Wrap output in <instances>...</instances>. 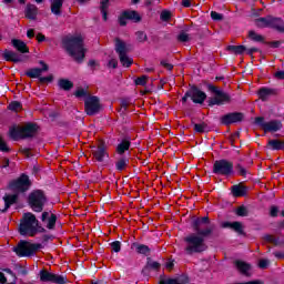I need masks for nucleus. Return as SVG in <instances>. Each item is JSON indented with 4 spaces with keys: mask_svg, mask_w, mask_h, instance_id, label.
I'll list each match as a JSON object with an SVG mask.
<instances>
[{
    "mask_svg": "<svg viewBox=\"0 0 284 284\" xmlns=\"http://www.w3.org/2000/svg\"><path fill=\"white\" fill-rule=\"evenodd\" d=\"M62 45L68 54H70L74 61H78V63H81V61L85 59V47L81 34L67 36L62 40Z\"/></svg>",
    "mask_w": 284,
    "mask_h": 284,
    "instance_id": "f257e3e1",
    "label": "nucleus"
},
{
    "mask_svg": "<svg viewBox=\"0 0 284 284\" xmlns=\"http://www.w3.org/2000/svg\"><path fill=\"white\" fill-rule=\"evenodd\" d=\"M19 232L22 236H36V234H43L45 227L39 224L37 215L33 213H24L20 223Z\"/></svg>",
    "mask_w": 284,
    "mask_h": 284,
    "instance_id": "f03ea898",
    "label": "nucleus"
},
{
    "mask_svg": "<svg viewBox=\"0 0 284 284\" xmlns=\"http://www.w3.org/2000/svg\"><path fill=\"white\" fill-rule=\"evenodd\" d=\"M205 234L195 232L187 235L184 241L186 243L185 252L186 254H200L201 252H205L207 250V245H205Z\"/></svg>",
    "mask_w": 284,
    "mask_h": 284,
    "instance_id": "7ed1b4c3",
    "label": "nucleus"
},
{
    "mask_svg": "<svg viewBox=\"0 0 284 284\" xmlns=\"http://www.w3.org/2000/svg\"><path fill=\"white\" fill-rule=\"evenodd\" d=\"M39 126L34 123H28L23 126L13 125L9 129V136L13 141H19V139H30L37 134Z\"/></svg>",
    "mask_w": 284,
    "mask_h": 284,
    "instance_id": "20e7f679",
    "label": "nucleus"
},
{
    "mask_svg": "<svg viewBox=\"0 0 284 284\" xmlns=\"http://www.w3.org/2000/svg\"><path fill=\"white\" fill-rule=\"evenodd\" d=\"M209 90L213 94V97L209 99V105H225V103H230V101H232L230 94L219 89V87L209 85Z\"/></svg>",
    "mask_w": 284,
    "mask_h": 284,
    "instance_id": "39448f33",
    "label": "nucleus"
},
{
    "mask_svg": "<svg viewBox=\"0 0 284 284\" xmlns=\"http://www.w3.org/2000/svg\"><path fill=\"white\" fill-rule=\"evenodd\" d=\"M47 201L48 199L45 197V194L39 190L33 191L29 195V205L33 212H43V206Z\"/></svg>",
    "mask_w": 284,
    "mask_h": 284,
    "instance_id": "423d86ee",
    "label": "nucleus"
},
{
    "mask_svg": "<svg viewBox=\"0 0 284 284\" xmlns=\"http://www.w3.org/2000/svg\"><path fill=\"white\" fill-rule=\"evenodd\" d=\"M213 174H217V176H232L234 174V164L227 160H217L213 164Z\"/></svg>",
    "mask_w": 284,
    "mask_h": 284,
    "instance_id": "0eeeda50",
    "label": "nucleus"
},
{
    "mask_svg": "<svg viewBox=\"0 0 284 284\" xmlns=\"http://www.w3.org/2000/svg\"><path fill=\"white\" fill-rule=\"evenodd\" d=\"M115 52L119 54V59L123 68H130L132 65L133 61L132 58L128 55L129 49L128 44L125 42L116 39L115 40Z\"/></svg>",
    "mask_w": 284,
    "mask_h": 284,
    "instance_id": "6e6552de",
    "label": "nucleus"
},
{
    "mask_svg": "<svg viewBox=\"0 0 284 284\" xmlns=\"http://www.w3.org/2000/svg\"><path fill=\"white\" fill-rule=\"evenodd\" d=\"M39 250H41V244L22 241L14 248V252L18 256H32V254H34V252H39Z\"/></svg>",
    "mask_w": 284,
    "mask_h": 284,
    "instance_id": "1a4fd4ad",
    "label": "nucleus"
},
{
    "mask_svg": "<svg viewBox=\"0 0 284 284\" xmlns=\"http://www.w3.org/2000/svg\"><path fill=\"white\" fill-rule=\"evenodd\" d=\"M256 125H258L264 132H278L281 128H283V123L278 120H272L270 122H265L264 118H256L255 119Z\"/></svg>",
    "mask_w": 284,
    "mask_h": 284,
    "instance_id": "9d476101",
    "label": "nucleus"
},
{
    "mask_svg": "<svg viewBox=\"0 0 284 284\" xmlns=\"http://www.w3.org/2000/svg\"><path fill=\"white\" fill-rule=\"evenodd\" d=\"M187 99H191L193 103H203L207 99V95L205 92L199 90V88L192 87L182 98V102L186 103Z\"/></svg>",
    "mask_w": 284,
    "mask_h": 284,
    "instance_id": "9b49d317",
    "label": "nucleus"
},
{
    "mask_svg": "<svg viewBox=\"0 0 284 284\" xmlns=\"http://www.w3.org/2000/svg\"><path fill=\"white\" fill-rule=\"evenodd\" d=\"M101 110V102L94 95L88 97L84 100V111L89 116H94Z\"/></svg>",
    "mask_w": 284,
    "mask_h": 284,
    "instance_id": "f8f14e48",
    "label": "nucleus"
},
{
    "mask_svg": "<svg viewBox=\"0 0 284 284\" xmlns=\"http://www.w3.org/2000/svg\"><path fill=\"white\" fill-rule=\"evenodd\" d=\"M10 190L13 192H27V190H30V179L28 175H21L18 180L11 182Z\"/></svg>",
    "mask_w": 284,
    "mask_h": 284,
    "instance_id": "ddd939ff",
    "label": "nucleus"
},
{
    "mask_svg": "<svg viewBox=\"0 0 284 284\" xmlns=\"http://www.w3.org/2000/svg\"><path fill=\"white\" fill-rule=\"evenodd\" d=\"M40 281L43 283L65 284V276L43 270L40 272Z\"/></svg>",
    "mask_w": 284,
    "mask_h": 284,
    "instance_id": "4468645a",
    "label": "nucleus"
},
{
    "mask_svg": "<svg viewBox=\"0 0 284 284\" xmlns=\"http://www.w3.org/2000/svg\"><path fill=\"white\" fill-rule=\"evenodd\" d=\"M209 219L206 216L194 220L193 229L197 234L210 235L212 234V229L207 227Z\"/></svg>",
    "mask_w": 284,
    "mask_h": 284,
    "instance_id": "2eb2a0df",
    "label": "nucleus"
},
{
    "mask_svg": "<svg viewBox=\"0 0 284 284\" xmlns=\"http://www.w3.org/2000/svg\"><path fill=\"white\" fill-rule=\"evenodd\" d=\"M41 221L47 230H55L58 217L51 211H44L41 214Z\"/></svg>",
    "mask_w": 284,
    "mask_h": 284,
    "instance_id": "dca6fc26",
    "label": "nucleus"
},
{
    "mask_svg": "<svg viewBox=\"0 0 284 284\" xmlns=\"http://www.w3.org/2000/svg\"><path fill=\"white\" fill-rule=\"evenodd\" d=\"M243 121V113L234 112L222 116V123L224 125H232V123H241Z\"/></svg>",
    "mask_w": 284,
    "mask_h": 284,
    "instance_id": "f3484780",
    "label": "nucleus"
},
{
    "mask_svg": "<svg viewBox=\"0 0 284 284\" xmlns=\"http://www.w3.org/2000/svg\"><path fill=\"white\" fill-rule=\"evenodd\" d=\"M92 154L93 159H95V161H98L99 163H103V161L108 159V151H105V146L103 145L93 146Z\"/></svg>",
    "mask_w": 284,
    "mask_h": 284,
    "instance_id": "a211bd4d",
    "label": "nucleus"
},
{
    "mask_svg": "<svg viewBox=\"0 0 284 284\" xmlns=\"http://www.w3.org/2000/svg\"><path fill=\"white\" fill-rule=\"evenodd\" d=\"M39 63L42 68L30 69L29 71H27V77H30V79H39L42 72H48V65L43 61H40Z\"/></svg>",
    "mask_w": 284,
    "mask_h": 284,
    "instance_id": "6ab92c4d",
    "label": "nucleus"
},
{
    "mask_svg": "<svg viewBox=\"0 0 284 284\" xmlns=\"http://www.w3.org/2000/svg\"><path fill=\"white\" fill-rule=\"evenodd\" d=\"M51 1V12L53 14H61V8H63V0H50ZM79 3H87L90 0H78Z\"/></svg>",
    "mask_w": 284,
    "mask_h": 284,
    "instance_id": "aec40b11",
    "label": "nucleus"
},
{
    "mask_svg": "<svg viewBox=\"0 0 284 284\" xmlns=\"http://www.w3.org/2000/svg\"><path fill=\"white\" fill-rule=\"evenodd\" d=\"M11 43L13 48H16V50H18V52H21L22 54H28V52H30V49H28V44H26V42H23L22 40L13 39L11 40Z\"/></svg>",
    "mask_w": 284,
    "mask_h": 284,
    "instance_id": "412c9836",
    "label": "nucleus"
},
{
    "mask_svg": "<svg viewBox=\"0 0 284 284\" xmlns=\"http://www.w3.org/2000/svg\"><path fill=\"white\" fill-rule=\"evenodd\" d=\"M257 94L261 101H267L271 97H274L276 93L274 89L262 88L258 90Z\"/></svg>",
    "mask_w": 284,
    "mask_h": 284,
    "instance_id": "4be33fe9",
    "label": "nucleus"
},
{
    "mask_svg": "<svg viewBox=\"0 0 284 284\" xmlns=\"http://www.w3.org/2000/svg\"><path fill=\"white\" fill-rule=\"evenodd\" d=\"M3 57L6 61H12L13 63H21V57L19 55V53L14 51L6 50L3 52Z\"/></svg>",
    "mask_w": 284,
    "mask_h": 284,
    "instance_id": "5701e85b",
    "label": "nucleus"
},
{
    "mask_svg": "<svg viewBox=\"0 0 284 284\" xmlns=\"http://www.w3.org/2000/svg\"><path fill=\"white\" fill-rule=\"evenodd\" d=\"M271 28L277 30V32H284V21L281 18H274L271 16Z\"/></svg>",
    "mask_w": 284,
    "mask_h": 284,
    "instance_id": "b1692460",
    "label": "nucleus"
},
{
    "mask_svg": "<svg viewBox=\"0 0 284 284\" xmlns=\"http://www.w3.org/2000/svg\"><path fill=\"white\" fill-rule=\"evenodd\" d=\"M131 248L135 250L138 254H144V256H148V254H150V246L145 244L133 243L131 245Z\"/></svg>",
    "mask_w": 284,
    "mask_h": 284,
    "instance_id": "393cba45",
    "label": "nucleus"
},
{
    "mask_svg": "<svg viewBox=\"0 0 284 284\" xmlns=\"http://www.w3.org/2000/svg\"><path fill=\"white\" fill-rule=\"evenodd\" d=\"M19 199V196L17 194H7L3 196V201H4V210L3 212H6L10 205H14V203H17V200Z\"/></svg>",
    "mask_w": 284,
    "mask_h": 284,
    "instance_id": "a878e982",
    "label": "nucleus"
},
{
    "mask_svg": "<svg viewBox=\"0 0 284 284\" xmlns=\"http://www.w3.org/2000/svg\"><path fill=\"white\" fill-rule=\"evenodd\" d=\"M255 26L257 28H271L272 26V16H267L265 18H258L255 20Z\"/></svg>",
    "mask_w": 284,
    "mask_h": 284,
    "instance_id": "bb28decb",
    "label": "nucleus"
},
{
    "mask_svg": "<svg viewBox=\"0 0 284 284\" xmlns=\"http://www.w3.org/2000/svg\"><path fill=\"white\" fill-rule=\"evenodd\" d=\"M39 12V9L34 4H27L26 8V17L27 19L34 20L37 19V13Z\"/></svg>",
    "mask_w": 284,
    "mask_h": 284,
    "instance_id": "cd10ccee",
    "label": "nucleus"
},
{
    "mask_svg": "<svg viewBox=\"0 0 284 284\" xmlns=\"http://www.w3.org/2000/svg\"><path fill=\"white\" fill-rule=\"evenodd\" d=\"M223 227H230L234 230L237 234H243V224L241 222H225Z\"/></svg>",
    "mask_w": 284,
    "mask_h": 284,
    "instance_id": "c85d7f7f",
    "label": "nucleus"
},
{
    "mask_svg": "<svg viewBox=\"0 0 284 284\" xmlns=\"http://www.w3.org/2000/svg\"><path fill=\"white\" fill-rule=\"evenodd\" d=\"M235 265H236L239 272H241V274H244V276H250V270H251L250 264H247L243 261H236Z\"/></svg>",
    "mask_w": 284,
    "mask_h": 284,
    "instance_id": "c756f323",
    "label": "nucleus"
},
{
    "mask_svg": "<svg viewBox=\"0 0 284 284\" xmlns=\"http://www.w3.org/2000/svg\"><path fill=\"white\" fill-rule=\"evenodd\" d=\"M232 194L233 196H245V194H247V189L243 185H233Z\"/></svg>",
    "mask_w": 284,
    "mask_h": 284,
    "instance_id": "7c9ffc66",
    "label": "nucleus"
},
{
    "mask_svg": "<svg viewBox=\"0 0 284 284\" xmlns=\"http://www.w3.org/2000/svg\"><path fill=\"white\" fill-rule=\"evenodd\" d=\"M59 88H61V90H72V88H74V83H72V81L68 80V79H60L58 82Z\"/></svg>",
    "mask_w": 284,
    "mask_h": 284,
    "instance_id": "2f4dec72",
    "label": "nucleus"
},
{
    "mask_svg": "<svg viewBox=\"0 0 284 284\" xmlns=\"http://www.w3.org/2000/svg\"><path fill=\"white\" fill-rule=\"evenodd\" d=\"M124 17L130 21H134V23L141 21V16L136 11H124Z\"/></svg>",
    "mask_w": 284,
    "mask_h": 284,
    "instance_id": "473e14b6",
    "label": "nucleus"
},
{
    "mask_svg": "<svg viewBox=\"0 0 284 284\" xmlns=\"http://www.w3.org/2000/svg\"><path fill=\"white\" fill-rule=\"evenodd\" d=\"M130 150V141L123 140L120 144H118L116 152L118 154H125Z\"/></svg>",
    "mask_w": 284,
    "mask_h": 284,
    "instance_id": "72a5a7b5",
    "label": "nucleus"
},
{
    "mask_svg": "<svg viewBox=\"0 0 284 284\" xmlns=\"http://www.w3.org/2000/svg\"><path fill=\"white\" fill-rule=\"evenodd\" d=\"M108 8H110V0H102L100 10L104 21H108Z\"/></svg>",
    "mask_w": 284,
    "mask_h": 284,
    "instance_id": "f704fd0d",
    "label": "nucleus"
},
{
    "mask_svg": "<svg viewBox=\"0 0 284 284\" xmlns=\"http://www.w3.org/2000/svg\"><path fill=\"white\" fill-rule=\"evenodd\" d=\"M268 148H271V150H284V142L278 140H270Z\"/></svg>",
    "mask_w": 284,
    "mask_h": 284,
    "instance_id": "c9c22d12",
    "label": "nucleus"
},
{
    "mask_svg": "<svg viewBox=\"0 0 284 284\" xmlns=\"http://www.w3.org/2000/svg\"><path fill=\"white\" fill-rule=\"evenodd\" d=\"M128 163H129V160L126 158H122L116 161L115 169L118 170V172H123V170L128 168Z\"/></svg>",
    "mask_w": 284,
    "mask_h": 284,
    "instance_id": "e433bc0d",
    "label": "nucleus"
},
{
    "mask_svg": "<svg viewBox=\"0 0 284 284\" xmlns=\"http://www.w3.org/2000/svg\"><path fill=\"white\" fill-rule=\"evenodd\" d=\"M227 50L233 54H243L245 52V45H229Z\"/></svg>",
    "mask_w": 284,
    "mask_h": 284,
    "instance_id": "4c0bfd02",
    "label": "nucleus"
},
{
    "mask_svg": "<svg viewBox=\"0 0 284 284\" xmlns=\"http://www.w3.org/2000/svg\"><path fill=\"white\" fill-rule=\"evenodd\" d=\"M248 38H250L252 41H256L257 43L263 42V36L256 33L255 31H250V32H248Z\"/></svg>",
    "mask_w": 284,
    "mask_h": 284,
    "instance_id": "58836bf2",
    "label": "nucleus"
},
{
    "mask_svg": "<svg viewBox=\"0 0 284 284\" xmlns=\"http://www.w3.org/2000/svg\"><path fill=\"white\" fill-rule=\"evenodd\" d=\"M187 283V281H183V278H176V280H163L160 282V284H183Z\"/></svg>",
    "mask_w": 284,
    "mask_h": 284,
    "instance_id": "ea45409f",
    "label": "nucleus"
},
{
    "mask_svg": "<svg viewBox=\"0 0 284 284\" xmlns=\"http://www.w3.org/2000/svg\"><path fill=\"white\" fill-rule=\"evenodd\" d=\"M178 41H181V43H187V41H190V34H187L185 31H182L178 36Z\"/></svg>",
    "mask_w": 284,
    "mask_h": 284,
    "instance_id": "a19ab883",
    "label": "nucleus"
},
{
    "mask_svg": "<svg viewBox=\"0 0 284 284\" xmlns=\"http://www.w3.org/2000/svg\"><path fill=\"white\" fill-rule=\"evenodd\" d=\"M21 108V102L14 101L9 104V110H11L12 112H19Z\"/></svg>",
    "mask_w": 284,
    "mask_h": 284,
    "instance_id": "79ce46f5",
    "label": "nucleus"
},
{
    "mask_svg": "<svg viewBox=\"0 0 284 284\" xmlns=\"http://www.w3.org/2000/svg\"><path fill=\"white\" fill-rule=\"evenodd\" d=\"M205 130H207V125L205 123L194 124L195 132L201 134V133L205 132Z\"/></svg>",
    "mask_w": 284,
    "mask_h": 284,
    "instance_id": "37998d69",
    "label": "nucleus"
},
{
    "mask_svg": "<svg viewBox=\"0 0 284 284\" xmlns=\"http://www.w3.org/2000/svg\"><path fill=\"white\" fill-rule=\"evenodd\" d=\"M0 152H10V148H8V144L1 136H0Z\"/></svg>",
    "mask_w": 284,
    "mask_h": 284,
    "instance_id": "c03bdc74",
    "label": "nucleus"
},
{
    "mask_svg": "<svg viewBox=\"0 0 284 284\" xmlns=\"http://www.w3.org/2000/svg\"><path fill=\"white\" fill-rule=\"evenodd\" d=\"M237 216H247V209L245 206H240L236 209Z\"/></svg>",
    "mask_w": 284,
    "mask_h": 284,
    "instance_id": "a18cd8bd",
    "label": "nucleus"
},
{
    "mask_svg": "<svg viewBox=\"0 0 284 284\" xmlns=\"http://www.w3.org/2000/svg\"><path fill=\"white\" fill-rule=\"evenodd\" d=\"M258 267H261V270H267V267H270V260H260Z\"/></svg>",
    "mask_w": 284,
    "mask_h": 284,
    "instance_id": "49530a36",
    "label": "nucleus"
},
{
    "mask_svg": "<svg viewBox=\"0 0 284 284\" xmlns=\"http://www.w3.org/2000/svg\"><path fill=\"white\" fill-rule=\"evenodd\" d=\"M136 39H138V41L143 43V41H146L148 36L143 31H139V32H136Z\"/></svg>",
    "mask_w": 284,
    "mask_h": 284,
    "instance_id": "de8ad7c7",
    "label": "nucleus"
},
{
    "mask_svg": "<svg viewBox=\"0 0 284 284\" xmlns=\"http://www.w3.org/2000/svg\"><path fill=\"white\" fill-rule=\"evenodd\" d=\"M145 83H148V77L145 75H142L135 80L136 85H145Z\"/></svg>",
    "mask_w": 284,
    "mask_h": 284,
    "instance_id": "09e8293b",
    "label": "nucleus"
},
{
    "mask_svg": "<svg viewBox=\"0 0 284 284\" xmlns=\"http://www.w3.org/2000/svg\"><path fill=\"white\" fill-rule=\"evenodd\" d=\"M111 247L113 252H121V242L119 241L112 242Z\"/></svg>",
    "mask_w": 284,
    "mask_h": 284,
    "instance_id": "8fccbe9b",
    "label": "nucleus"
},
{
    "mask_svg": "<svg viewBox=\"0 0 284 284\" xmlns=\"http://www.w3.org/2000/svg\"><path fill=\"white\" fill-rule=\"evenodd\" d=\"M211 19H213V21H221V19H223V16L216 11H212Z\"/></svg>",
    "mask_w": 284,
    "mask_h": 284,
    "instance_id": "3c124183",
    "label": "nucleus"
},
{
    "mask_svg": "<svg viewBox=\"0 0 284 284\" xmlns=\"http://www.w3.org/2000/svg\"><path fill=\"white\" fill-rule=\"evenodd\" d=\"M88 95V91H85L84 89H78L77 91H75V97L78 98V99H81V97H87Z\"/></svg>",
    "mask_w": 284,
    "mask_h": 284,
    "instance_id": "603ef678",
    "label": "nucleus"
},
{
    "mask_svg": "<svg viewBox=\"0 0 284 284\" xmlns=\"http://www.w3.org/2000/svg\"><path fill=\"white\" fill-rule=\"evenodd\" d=\"M170 17H171L170 11H162L161 13L162 21H169Z\"/></svg>",
    "mask_w": 284,
    "mask_h": 284,
    "instance_id": "864d4df0",
    "label": "nucleus"
},
{
    "mask_svg": "<svg viewBox=\"0 0 284 284\" xmlns=\"http://www.w3.org/2000/svg\"><path fill=\"white\" fill-rule=\"evenodd\" d=\"M161 65H163V68H166V70H172L174 68V65L170 64L168 60H162Z\"/></svg>",
    "mask_w": 284,
    "mask_h": 284,
    "instance_id": "5fc2aeb1",
    "label": "nucleus"
},
{
    "mask_svg": "<svg viewBox=\"0 0 284 284\" xmlns=\"http://www.w3.org/2000/svg\"><path fill=\"white\" fill-rule=\"evenodd\" d=\"M270 215H271V216H278V207H276V206H271Z\"/></svg>",
    "mask_w": 284,
    "mask_h": 284,
    "instance_id": "6e6d98bb",
    "label": "nucleus"
},
{
    "mask_svg": "<svg viewBox=\"0 0 284 284\" xmlns=\"http://www.w3.org/2000/svg\"><path fill=\"white\" fill-rule=\"evenodd\" d=\"M237 172L239 174H241V176H245L247 174V171L245 170V168L241 165L237 166Z\"/></svg>",
    "mask_w": 284,
    "mask_h": 284,
    "instance_id": "4d7b16f0",
    "label": "nucleus"
},
{
    "mask_svg": "<svg viewBox=\"0 0 284 284\" xmlns=\"http://www.w3.org/2000/svg\"><path fill=\"white\" fill-rule=\"evenodd\" d=\"M128 18H125L124 13H122L120 18V26H128Z\"/></svg>",
    "mask_w": 284,
    "mask_h": 284,
    "instance_id": "13d9d810",
    "label": "nucleus"
},
{
    "mask_svg": "<svg viewBox=\"0 0 284 284\" xmlns=\"http://www.w3.org/2000/svg\"><path fill=\"white\" fill-rule=\"evenodd\" d=\"M273 254H274L275 258H280V260L284 258V252L283 251L274 252Z\"/></svg>",
    "mask_w": 284,
    "mask_h": 284,
    "instance_id": "bf43d9fd",
    "label": "nucleus"
},
{
    "mask_svg": "<svg viewBox=\"0 0 284 284\" xmlns=\"http://www.w3.org/2000/svg\"><path fill=\"white\" fill-rule=\"evenodd\" d=\"M149 267H152V270H159V267H161V264H159V262H151L149 263Z\"/></svg>",
    "mask_w": 284,
    "mask_h": 284,
    "instance_id": "052dcab7",
    "label": "nucleus"
},
{
    "mask_svg": "<svg viewBox=\"0 0 284 284\" xmlns=\"http://www.w3.org/2000/svg\"><path fill=\"white\" fill-rule=\"evenodd\" d=\"M36 39L38 43H42V41H45V36H43L42 33H38Z\"/></svg>",
    "mask_w": 284,
    "mask_h": 284,
    "instance_id": "680f3d73",
    "label": "nucleus"
},
{
    "mask_svg": "<svg viewBox=\"0 0 284 284\" xmlns=\"http://www.w3.org/2000/svg\"><path fill=\"white\" fill-rule=\"evenodd\" d=\"M27 37H28V39H33V37H34V29H29L27 31Z\"/></svg>",
    "mask_w": 284,
    "mask_h": 284,
    "instance_id": "e2e57ef3",
    "label": "nucleus"
},
{
    "mask_svg": "<svg viewBox=\"0 0 284 284\" xmlns=\"http://www.w3.org/2000/svg\"><path fill=\"white\" fill-rule=\"evenodd\" d=\"M128 105H130V101H128V100H122V102H121V108H123L124 110H128Z\"/></svg>",
    "mask_w": 284,
    "mask_h": 284,
    "instance_id": "0e129e2a",
    "label": "nucleus"
},
{
    "mask_svg": "<svg viewBox=\"0 0 284 284\" xmlns=\"http://www.w3.org/2000/svg\"><path fill=\"white\" fill-rule=\"evenodd\" d=\"M118 63L116 60L112 59L109 61V68H116Z\"/></svg>",
    "mask_w": 284,
    "mask_h": 284,
    "instance_id": "69168bd1",
    "label": "nucleus"
},
{
    "mask_svg": "<svg viewBox=\"0 0 284 284\" xmlns=\"http://www.w3.org/2000/svg\"><path fill=\"white\" fill-rule=\"evenodd\" d=\"M275 78H276V79H284V71H277V72H275Z\"/></svg>",
    "mask_w": 284,
    "mask_h": 284,
    "instance_id": "338daca9",
    "label": "nucleus"
},
{
    "mask_svg": "<svg viewBox=\"0 0 284 284\" xmlns=\"http://www.w3.org/2000/svg\"><path fill=\"white\" fill-rule=\"evenodd\" d=\"M0 283L1 284L8 283V278H6V275L3 273H0Z\"/></svg>",
    "mask_w": 284,
    "mask_h": 284,
    "instance_id": "774afa93",
    "label": "nucleus"
}]
</instances>
